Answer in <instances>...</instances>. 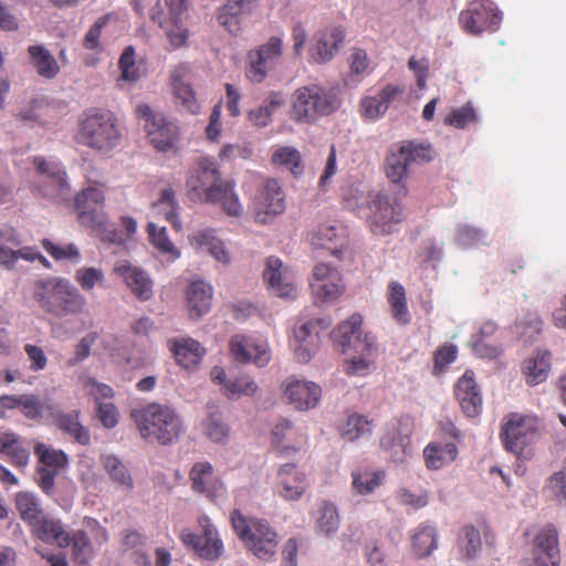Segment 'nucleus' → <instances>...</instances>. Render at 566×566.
Here are the masks:
<instances>
[{"instance_id":"obj_1","label":"nucleus","mask_w":566,"mask_h":566,"mask_svg":"<svg viewBox=\"0 0 566 566\" xmlns=\"http://www.w3.org/2000/svg\"><path fill=\"white\" fill-rule=\"evenodd\" d=\"M140 437L163 446L177 441L184 431L180 416L169 405L150 402L132 410Z\"/></svg>"},{"instance_id":"obj_2","label":"nucleus","mask_w":566,"mask_h":566,"mask_svg":"<svg viewBox=\"0 0 566 566\" xmlns=\"http://www.w3.org/2000/svg\"><path fill=\"white\" fill-rule=\"evenodd\" d=\"M33 297L40 307L54 316L80 315L84 313L86 297L67 279L51 276L34 284Z\"/></svg>"},{"instance_id":"obj_3","label":"nucleus","mask_w":566,"mask_h":566,"mask_svg":"<svg viewBox=\"0 0 566 566\" xmlns=\"http://www.w3.org/2000/svg\"><path fill=\"white\" fill-rule=\"evenodd\" d=\"M76 140L101 154H108L119 146L122 129L117 117L108 109L90 108L78 118Z\"/></svg>"},{"instance_id":"obj_4","label":"nucleus","mask_w":566,"mask_h":566,"mask_svg":"<svg viewBox=\"0 0 566 566\" xmlns=\"http://www.w3.org/2000/svg\"><path fill=\"white\" fill-rule=\"evenodd\" d=\"M230 522L237 536L255 557L269 560L276 554L279 535L266 520L233 510Z\"/></svg>"},{"instance_id":"obj_5","label":"nucleus","mask_w":566,"mask_h":566,"mask_svg":"<svg viewBox=\"0 0 566 566\" xmlns=\"http://www.w3.org/2000/svg\"><path fill=\"white\" fill-rule=\"evenodd\" d=\"M340 105L338 88L308 84L297 88L292 96V118L296 123H314L318 117L336 112Z\"/></svg>"},{"instance_id":"obj_6","label":"nucleus","mask_w":566,"mask_h":566,"mask_svg":"<svg viewBox=\"0 0 566 566\" xmlns=\"http://www.w3.org/2000/svg\"><path fill=\"white\" fill-rule=\"evenodd\" d=\"M430 159V148L412 142H405L390 148L386 157L385 171L387 178L399 187L397 196L405 197L408 192L403 181L408 177L410 166Z\"/></svg>"},{"instance_id":"obj_7","label":"nucleus","mask_w":566,"mask_h":566,"mask_svg":"<svg viewBox=\"0 0 566 566\" xmlns=\"http://www.w3.org/2000/svg\"><path fill=\"white\" fill-rule=\"evenodd\" d=\"M136 114L145 120L147 139L156 150L161 153L177 150L180 134L175 120L164 113L154 112L147 104H139L136 107Z\"/></svg>"},{"instance_id":"obj_8","label":"nucleus","mask_w":566,"mask_h":566,"mask_svg":"<svg viewBox=\"0 0 566 566\" xmlns=\"http://www.w3.org/2000/svg\"><path fill=\"white\" fill-rule=\"evenodd\" d=\"M369 207L368 222L375 234H389L403 219V209L398 198L391 199L381 191H371L367 196Z\"/></svg>"},{"instance_id":"obj_9","label":"nucleus","mask_w":566,"mask_h":566,"mask_svg":"<svg viewBox=\"0 0 566 566\" xmlns=\"http://www.w3.org/2000/svg\"><path fill=\"white\" fill-rule=\"evenodd\" d=\"M285 193L276 179L264 180L256 189L250 205L256 223L269 224L285 211Z\"/></svg>"},{"instance_id":"obj_10","label":"nucleus","mask_w":566,"mask_h":566,"mask_svg":"<svg viewBox=\"0 0 566 566\" xmlns=\"http://www.w3.org/2000/svg\"><path fill=\"white\" fill-rule=\"evenodd\" d=\"M33 164L36 168L39 192L53 201H64L70 196L66 172L61 163L35 157Z\"/></svg>"},{"instance_id":"obj_11","label":"nucleus","mask_w":566,"mask_h":566,"mask_svg":"<svg viewBox=\"0 0 566 566\" xmlns=\"http://www.w3.org/2000/svg\"><path fill=\"white\" fill-rule=\"evenodd\" d=\"M34 452L39 458L36 483L45 494L52 495L55 491L56 476L69 465V457L62 450L42 442L35 444Z\"/></svg>"},{"instance_id":"obj_12","label":"nucleus","mask_w":566,"mask_h":566,"mask_svg":"<svg viewBox=\"0 0 566 566\" xmlns=\"http://www.w3.org/2000/svg\"><path fill=\"white\" fill-rule=\"evenodd\" d=\"M537 430V418L512 413L503 423L501 439L507 451L521 454L524 448L533 442Z\"/></svg>"},{"instance_id":"obj_13","label":"nucleus","mask_w":566,"mask_h":566,"mask_svg":"<svg viewBox=\"0 0 566 566\" xmlns=\"http://www.w3.org/2000/svg\"><path fill=\"white\" fill-rule=\"evenodd\" d=\"M198 525L202 535H197L189 530H182L180 533L181 542L186 546L191 547L203 559H218L224 549L218 530L206 515L198 518Z\"/></svg>"},{"instance_id":"obj_14","label":"nucleus","mask_w":566,"mask_h":566,"mask_svg":"<svg viewBox=\"0 0 566 566\" xmlns=\"http://www.w3.org/2000/svg\"><path fill=\"white\" fill-rule=\"evenodd\" d=\"M283 54V42L279 36H271L269 41L247 55V77L252 83H261L270 71L279 63Z\"/></svg>"},{"instance_id":"obj_15","label":"nucleus","mask_w":566,"mask_h":566,"mask_svg":"<svg viewBox=\"0 0 566 566\" xmlns=\"http://www.w3.org/2000/svg\"><path fill=\"white\" fill-rule=\"evenodd\" d=\"M501 21L502 12L493 2L484 0L471 1L468 9L460 14L461 25L472 35H479L485 30L496 31Z\"/></svg>"},{"instance_id":"obj_16","label":"nucleus","mask_w":566,"mask_h":566,"mask_svg":"<svg viewBox=\"0 0 566 566\" xmlns=\"http://www.w3.org/2000/svg\"><path fill=\"white\" fill-rule=\"evenodd\" d=\"M412 420L409 416H402L395 422L387 426L380 439V447L389 453L395 463H403L412 454L410 434Z\"/></svg>"},{"instance_id":"obj_17","label":"nucleus","mask_w":566,"mask_h":566,"mask_svg":"<svg viewBox=\"0 0 566 566\" xmlns=\"http://www.w3.org/2000/svg\"><path fill=\"white\" fill-rule=\"evenodd\" d=\"M283 400L295 410L308 411L316 408L322 399V388L314 381L290 376L283 380Z\"/></svg>"},{"instance_id":"obj_18","label":"nucleus","mask_w":566,"mask_h":566,"mask_svg":"<svg viewBox=\"0 0 566 566\" xmlns=\"http://www.w3.org/2000/svg\"><path fill=\"white\" fill-rule=\"evenodd\" d=\"M558 532L553 524L539 527L531 543V566H559Z\"/></svg>"},{"instance_id":"obj_19","label":"nucleus","mask_w":566,"mask_h":566,"mask_svg":"<svg viewBox=\"0 0 566 566\" xmlns=\"http://www.w3.org/2000/svg\"><path fill=\"white\" fill-rule=\"evenodd\" d=\"M189 480L191 489L211 502L221 501L227 496L226 484L214 474L213 467L208 461L195 463L190 469Z\"/></svg>"},{"instance_id":"obj_20","label":"nucleus","mask_w":566,"mask_h":566,"mask_svg":"<svg viewBox=\"0 0 566 566\" xmlns=\"http://www.w3.org/2000/svg\"><path fill=\"white\" fill-rule=\"evenodd\" d=\"M221 181V172L216 160L210 157H200L189 170L186 185L191 197L202 200L207 197L209 189Z\"/></svg>"},{"instance_id":"obj_21","label":"nucleus","mask_w":566,"mask_h":566,"mask_svg":"<svg viewBox=\"0 0 566 566\" xmlns=\"http://www.w3.org/2000/svg\"><path fill=\"white\" fill-rule=\"evenodd\" d=\"M331 325V319L318 318L304 322L294 327L291 346L298 361L308 363L318 347L317 326L326 329Z\"/></svg>"},{"instance_id":"obj_22","label":"nucleus","mask_w":566,"mask_h":566,"mask_svg":"<svg viewBox=\"0 0 566 566\" xmlns=\"http://www.w3.org/2000/svg\"><path fill=\"white\" fill-rule=\"evenodd\" d=\"M114 273L120 277L130 292L140 301H148L154 295V281L149 273L128 260H118Z\"/></svg>"},{"instance_id":"obj_23","label":"nucleus","mask_w":566,"mask_h":566,"mask_svg":"<svg viewBox=\"0 0 566 566\" xmlns=\"http://www.w3.org/2000/svg\"><path fill=\"white\" fill-rule=\"evenodd\" d=\"M263 277L269 290L279 297L294 298L297 285L294 273L275 256L266 259Z\"/></svg>"},{"instance_id":"obj_24","label":"nucleus","mask_w":566,"mask_h":566,"mask_svg":"<svg viewBox=\"0 0 566 566\" xmlns=\"http://www.w3.org/2000/svg\"><path fill=\"white\" fill-rule=\"evenodd\" d=\"M230 349L232 356L239 363H252L258 367H264L271 360L269 344L251 336L233 335L230 340Z\"/></svg>"},{"instance_id":"obj_25","label":"nucleus","mask_w":566,"mask_h":566,"mask_svg":"<svg viewBox=\"0 0 566 566\" xmlns=\"http://www.w3.org/2000/svg\"><path fill=\"white\" fill-rule=\"evenodd\" d=\"M311 289L316 300L326 302L334 301L342 295L345 285L336 268L319 263L313 270Z\"/></svg>"},{"instance_id":"obj_26","label":"nucleus","mask_w":566,"mask_h":566,"mask_svg":"<svg viewBox=\"0 0 566 566\" xmlns=\"http://www.w3.org/2000/svg\"><path fill=\"white\" fill-rule=\"evenodd\" d=\"M344 39L345 31L340 27H328L317 32L308 49L311 61L318 64L332 61L343 45Z\"/></svg>"},{"instance_id":"obj_27","label":"nucleus","mask_w":566,"mask_h":566,"mask_svg":"<svg viewBox=\"0 0 566 566\" xmlns=\"http://www.w3.org/2000/svg\"><path fill=\"white\" fill-rule=\"evenodd\" d=\"M361 325V315L355 313L333 331L332 338L342 353H349V350L361 348V345L365 344L367 339L377 343L373 334L363 332Z\"/></svg>"},{"instance_id":"obj_28","label":"nucleus","mask_w":566,"mask_h":566,"mask_svg":"<svg viewBox=\"0 0 566 566\" xmlns=\"http://www.w3.org/2000/svg\"><path fill=\"white\" fill-rule=\"evenodd\" d=\"M308 486L305 473L294 463H286L277 471L276 493L285 501H297Z\"/></svg>"},{"instance_id":"obj_29","label":"nucleus","mask_w":566,"mask_h":566,"mask_svg":"<svg viewBox=\"0 0 566 566\" xmlns=\"http://www.w3.org/2000/svg\"><path fill=\"white\" fill-rule=\"evenodd\" d=\"M377 352V343L367 339L361 345V348L344 353L346 355L343 364L344 373L352 377H366L370 375L376 368Z\"/></svg>"},{"instance_id":"obj_30","label":"nucleus","mask_w":566,"mask_h":566,"mask_svg":"<svg viewBox=\"0 0 566 566\" xmlns=\"http://www.w3.org/2000/svg\"><path fill=\"white\" fill-rule=\"evenodd\" d=\"M455 396L467 417L474 418L481 413L483 399L472 370H465L458 380Z\"/></svg>"},{"instance_id":"obj_31","label":"nucleus","mask_w":566,"mask_h":566,"mask_svg":"<svg viewBox=\"0 0 566 566\" xmlns=\"http://www.w3.org/2000/svg\"><path fill=\"white\" fill-rule=\"evenodd\" d=\"M202 201L220 207L231 218H240L244 211L243 205L235 191V185L232 181L222 180L218 186L210 188Z\"/></svg>"},{"instance_id":"obj_32","label":"nucleus","mask_w":566,"mask_h":566,"mask_svg":"<svg viewBox=\"0 0 566 566\" xmlns=\"http://www.w3.org/2000/svg\"><path fill=\"white\" fill-rule=\"evenodd\" d=\"M273 444L285 457L295 454L306 442L305 434L290 420L280 419L272 429Z\"/></svg>"},{"instance_id":"obj_33","label":"nucleus","mask_w":566,"mask_h":566,"mask_svg":"<svg viewBox=\"0 0 566 566\" xmlns=\"http://www.w3.org/2000/svg\"><path fill=\"white\" fill-rule=\"evenodd\" d=\"M29 527L32 535L44 543L57 544L60 547L70 545V536L65 532L62 522L46 512Z\"/></svg>"},{"instance_id":"obj_34","label":"nucleus","mask_w":566,"mask_h":566,"mask_svg":"<svg viewBox=\"0 0 566 566\" xmlns=\"http://www.w3.org/2000/svg\"><path fill=\"white\" fill-rule=\"evenodd\" d=\"M350 489L355 495L369 496L386 483L387 473L370 467L356 468L350 473Z\"/></svg>"},{"instance_id":"obj_35","label":"nucleus","mask_w":566,"mask_h":566,"mask_svg":"<svg viewBox=\"0 0 566 566\" xmlns=\"http://www.w3.org/2000/svg\"><path fill=\"white\" fill-rule=\"evenodd\" d=\"M346 242L345 229L333 224L319 226L311 238L314 249L327 250L332 255L336 256L342 253Z\"/></svg>"},{"instance_id":"obj_36","label":"nucleus","mask_w":566,"mask_h":566,"mask_svg":"<svg viewBox=\"0 0 566 566\" xmlns=\"http://www.w3.org/2000/svg\"><path fill=\"white\" fill-rule=\"evenodd\" d=\"M105 200V193L102 186L90 185L75 197V207L78 212V219L83 224H90L94 221V212L101 208Z\"/></svg>"},{"instance_id":"obj_37","label":"nucleus","mask_w":566,"mask_h":566,"mask_svg":"<svg viewBox=\"0 0 566 566\" xmlns=\"http://www.w3.org/2000/svg\"><path fill=\"white\" fill-rule=\"evenodd\" d=\"M551 358V352L537 349L533 356L523 361L522 373L527 385L536 386L547 379L552 367Z\"/></svg>"},{"instance_id":"obj_38","label":"nucleus","mask_w":566,"mask_h":566,"mask_svg":"<svg viewBox=\"0 0 566 566\" xmlns=\"http://www.w3.org/2000/svg\"><path fill=\"white\" fill-rule=\"evenodd\" d=\"M169 347L177 363L187 369L196 367L205 354L200 343L190 337L170 339Z\"/></svg>"},{"instance_id":"obj_39","label":"nucleus","mask_w":566,"mask_h":566,"mask_svg":"<svg viewBox=\"0 0 566 566\" xmlns=\"http://www.w3.org/2000/svg\"><path fill=\"white\" fill-rule=\"evenodd\" d=\"M458 453V448L453 442H430L423 450V459L426 467L436 471L451 464Z\"/></svg>"},{"instance_id":"obj_40","label":"nucleus","mask_w":566,"mask_h":566,"mask_svg":"<svg viewBox=\"0 0 566 566\" xmlns=\"http://www.w3.org/2000/svg\"><path fill=\"white\" fill-rule=\"evenodd\" d=\"M399 87L387 85L377 95L367 96L361 101V114L367 119H378L389 108L394 98L400 93Z\"/></svg>"},{"instance_id":"obj_41","label":"nucleus","mask_w":566,"mask_h":566,"mask_svg":"<svg viewBox=\"0 0 566 566\" xmlns=\"http://www.w3.org/2000/svg\"><path fill=\"white\" fill-rule=\"evenodd\" d=\"M187 0H159L151 8L150 18L158 25L184 21L187 13Z\"/></svg>"},{"instance_id":"obj_42","label":"nucleus","mask_w":566,"mask_h":566,"mask_svg":"<svg viewBox=\"0 0 566 566\" xmlns=\"http://www.w3.org/2000/svg\"><path fill=\"white\" fill-rule=\"evenodd\" d=\"M191 313L198 317L209 312L212 301V286L203 280H193L187 291Z\"/></svg>"},{"instance_id":"obj_43","label":"nucleus","mask_w":566,"mask_h":566,"mask_svg":"<svg viewBox=\"0 0 566 566\" xmlns=\"http://www.w3.org/2000/svg\"><path fill=\"white\" fill-rule=\"evenodd\" d=\"M340 517L335 503L324 501L319 504L315 518V531L318 535L331 538L339 530Z\"/></svg>"},{"instance_id":"obj_44","label":"nucleus","mask_w":566,"mask_h":566,"mask_svg":"<svg viewBox=\"0 0 566 566\" xmlns=\"http://www.w3.org/2000/svg\"><path fill=\"white\" fill-rule=\"evenodd\" d=\"M0 453L6 454L14 467L21 469L25 468L30 460V452L21 438L10 431L0 432Z\"/></svg>"},{"instance_id":"obj_45","label":"nucleus","mask_w":566,"mask_h":566,"mask_svg":"<svg viewBox=\"0 0 566 566\" xmlns=\"http://www.w3.org/2000/svg\"><path fill=\"white\" fill-rule=\"evenodd\" d=\"M151 210L155 217H163L170 222L177 231L181 230L182 223L179 219V203L176 198V192L171 188L161 190L160 198L154 202Z\"/></svg>"},{"instance_id":"obj_46","label":"nucleus","mask_w":566,"mask_h":566,"mask_svg":"<svg viewBox=\"0 0 566 566\" xmlns=\"http://www.w3.org/2000/svg\"><path fill=\"white\" fill-rule=\"evenodd\" d=\"M147 233L150 244L167 262H175L181 256L180 250L168 237L166 227H157L154 222H149L147 224Z\"/></svg>"},{"instance_id":"obj_47","label":"nucleus","mask_w":566,"mask_h":566,"mask_svg":"<svg viewBox=\"0 0 566 566\" xmlns=\"http://www.w3.org/2000/svg\"><path fill=\"white\" fill-rule=\"evenodd\" d=\"M33 66L41 77L52 80L59 72L60 66L51 52L42 44H34L28 48Z\"/></svg>"},{"instance_id":"obj_48","label":"nucleus","mask_w":566,"mask_h":566,"mask_svg":"<svg viewBox=\"0 0 566 566\" xmlns=\"http://www.w3.org/2000/svg\"><path fill=\"white\" fill-rule=\"evenodd\" d=\"M284 96L279 92H272L263 103L248 114L249 120L258 127H265L272 120V115L283 106Z\"/></svg>"},{"instance_id":"obj_49","label":"nucleus","mask_w":566,"mask_h":566,"mask_svg":"<svg viewBox=\"0 0 566 566\" xmlns=\"http://www.w3.org/2000/svg\"><path fill=\"white\" fill-rule=\"evenodd\" d=\"M457 545L463 560L476 558L482 551L480 531L473 525H465L458 535Z\"/></svg>"},{"instance_id":"obj_50","label":"nucleus","mask_w":566,"mask_h":566,"mask_svg":"<svg viewBox=\"0 0 566 566\" xmlns=\"http://www.w3.org/2000/svg\"><path fill=\"white\" fill-rule=\"evenodd\" d=\"M101 461L105 471L118 488L125 492H130L133 490L134 480L126 465L116 455H102Z\"/></svg>"},{"instance_id":"obj_51","label":"nucleus","mask_w":566,"mask_h":566,"mask_svg":"<svg viewBox=\"0 0 566 566\" xmlns=\"http://www.w3.org/2000/svg\"><path fill=\"white\" fill-rule=\"evenodd\" d=\"M201 428L203 434L212 442L226 443L230 438V427L223 421L218 410H209L201 422Z\"/></svg>"},{"instance_id":"obj_52","label":"nucleus","mask_w":566,"mask_h":566,"mask_svg":"<svg viewBox=\"0 0 566 566\" xmlns=\"http://www.w3.org/2000/svg\"><path fill=\"white\" fill-rule=\"evenodd\" d=\"M15 507L23 522L30 526L45 512L40 499L32 492L21 491L15 495Z\"/></svg>"},{"instance_id":"obj_53","label":"nucleus","mask_w":566,"mask_h":566,"mask_svg":"<svg viewBox=\"0 0 566 566\" xmlns=\"http://www.w3.org/2000/svg\"><path fill=\"white\" fill-rule=\"evenodd\" d=\"M249 10L248 0H231L223 6L218 14V21L230 33L239 31L240 19Z\"/></svg>"},{"instance_id":"obj_54","label":"nucleus","mask_w":566,"mask_h":566,"mask_svg":"<svg viewBox=\"0 0 566 566\" xmlns=\"http://www.w3.org/2000/svg\"><path fill=\"white\" fill-rule=\"evenodd\" d=\"M221 390L227 398L238 400L241 397H253L258 392L259 386L251 376L241 375L231 377L226 382V388Z\"/></svg>"},{"instance_id":"obj_55","label":"nucleus","mask_w":566,"mask_h":566,"mask_svg":"<svg viewBox=\"0 0 566 566\" xmlns=\"http://www.w3.org/2000/svg\"><path fill=\"white\" fill-rule=\"evenodd\" d=\"M388 302L390 304L392 317L399 324H408L411 317L407 306L406 292L401 284L397 282H392L390 284Z\"/></svg>"},{"instance_id":"obj_56","label":"nucleus","mask_w":566,"mask_h":566,"mask_svg":"<svg viewBox=\"0 0 566 566\" xmlns=\"http://www.w3.org/2000/svg\"><path fill=\"white\" fill-rule=\"evenodd\" d=\"M438 543V534L433 526L423 524L412 535V546L419 557L430 555Z\"/></svg>"},{"instance_id":"obj_57","label":"nucleus","mask_w":566,"mask_h":566,"mask_svg":"<svg viewBox=\"0 0 566 566\" xmlns=\"http://www.w3.org/2000/svg\"><path fill=\"white\" fill-rule=\"evenodd\" d=\"M371 430V421L359 413H352L342 428V436L348 441H356L369 437Z\"/></svg>"},{"instance_id":"obj_58","label":"nucleus","mask_w":566,"mask_h":566,"mask_svg":"<svg viewBox=\"0 0 566 566\" xmlns=\"http://www.w3.org/2000/svg\"><path fill=\"white\" fill-rule=\"evenodd\" d=\"M272 163L276 166H284L294 176H298L303 171L301 154L291 146L277 147L272 154Z\"/></svg>"},{"instance_id":"obj_59","label":"nucleus","mask_w":566,"mask_h":566,"mask_svg":"<svg viewBox=\"0 0 566 566\" xmlns=\"http://www.w3.org/2000/svg\"><path fill=\"white\" fill-rule=\"evenodd\" d=\"M20 409L30 419L42 418L45 415H55V407L49 400H40L35 396H21Z\"/></svg>"},{"instance_id":"obj_60","label":"nucleus","mask_w":566,"mask_h":566,"mask_svg":"<svg viewBox=\"0 0 566 566\" xmlns=\"http://www.w3.org/2000/svg\"><path fill=\"white\" fill-rule=\"evenodd\" d=\"M72 557L80 566H87L94 557V549L87 534L83 531L74 533L72 539Z\"/></svg>"},{"instance_id":"obj_61","label":"nucleus","mask_w":566,"mask_h":566,"mask_svg":"<svg viewBox=\"0 0 566 566\" xmlns=\"http://www.w3.org/2000/svg\"><path fill=\"white\" fill-rule=\"evenodd\" d=\"M42 247L56 261H70L73 264H78L82 260L81 252L74 243L60 245L50 239H43Z\"/></svg>"},{"instance_id":"obj_62","label":"nucleus","mask_w":566,"mask_h":566,"mask_svg":"<svg viewBox=\"0 0 566 566\" xmlns=\"http://www.w3.org/2000/svg\"><path fill=\"white\" fill-rule=\"evenodd\" d=\"M57 421L60 429L72 436L81 444H87L90 442V433L80 423L77 412L62 413L59 416Z\"/></svg>"},{"instance_id":"obj_63","label":"nucleus","mask_w":566,"mask_h":566,"mask_svg":"<svg viewBox=\"0 0 566 566\" xmlns=\"http://www.w3.org/2000/svg\"><path fill=\"white\" fill-rule=\"evenodd\" d=\"M74 280L83 291L90 292L104 283L105 273L101 268L82 266L75 271Z\"/></svg>"},{"instance_id":"obj_64","label":"nucleus","mask_w":566,"mask_h":566,"mask_svg":"<svg viewBox=\"0 0 566 566\" xmlns=\"http://www.w3.org/2000/svg\"><path fill=\"white\" fill-rule=\"evenodd\" d=\"M118 69L120 71V81L136 83L140 78V71L136 66L135 49L133 46L124 49L118 60Z\"/></svg>"}]
</instances>
